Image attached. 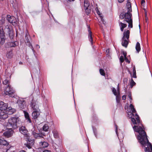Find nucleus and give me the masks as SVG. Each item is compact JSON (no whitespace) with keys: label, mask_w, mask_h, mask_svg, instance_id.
<instances>
[{"label":"nucleus","mask_w":152,"mask_h":152,"mask_svg":"<svg viewBox=\"0 0 152 152\" xmlns=\"http://www.w3.org/2000/svg\"><path fill=\"white\" fill-rule=\"evenodd\" d=\"M85 12L86 14L88 15L90 14L91 12L90 7L88 8H85Z\"/></svg>","instance_id":"c756f323"},{"label":"nucleus","mask_w":152,"mask_h":152,"mask_svg":"<svg viewBox=\"0 0 152 152\" xmlns=\"http://www.w3.org/2000/svg\"><path fill=\"white\" fill-rule=\"evenodd\" d=\"M8 45L10 47H14L16 46L15 42H12L8 43Z\"/></svg>","instance_id":"473e14b6"},{"label":"nucleus","mask_w":152,"mask_h":152,"mask_svg":"<svg viewBox=\"0 0 152 152\" xmlns=\"http://www.w3.org/2000/svg\"><path fill=\"white\" fill-rule=\"evenodd\" d=\"M122 45L123 46L126 48L128 44V40L126 39H122Z\"/></svg>","instance_id":"4be33fe9"},{"label":"nucleus","mask_w":152,"mask_h":152,"mask_svg":"<svg viewBox=\"0 0 152 152\" xmlns=\"http://www.w3.org/2000/svg\"><path fill=\"white\" fill-rule=\"evenodd\" d=\"M5 19L3 18L0 20V25L1 26H3V25L5 23Z\"/></svg>","instance_id":"c9c22d12"},{"label":"nucleus","mask_w":152,"mask_h":152,"mask_svg":"<svg viewBox=\"0 0 152 152\" xmlns=\"http://www.w3.org/2000/svg\"><path fill=\"white\" fill-rule=\"evenodd\" d=\"M40 115V110L34 111L32 113L33 118L34 119H37Z\"/></svg>","instance_id":"dca6fc26"},{"label":"nucleus","mask_w":152,"mask_h":152,"mask_svg":"<svg viewBox=\"0 0 152 152\" xmlns=\"http://www.w3.org/2000/svg\"><path fill=\"white\" fill-rule=\"evenodd\" d=\"M2 27L3 28V31H4L7 33L10 39H12L14 36V33L12 30L10 28L8 24L5 26H0V29L2 30Z\"/></svg>","instance_id":"20e7f679"},{"label":"nucleus","mask_w":152,"mask_h":152,"mask_svg":"<svg viewBox=\"0 0 152 152\" xmlns=\"http://www.w3.org/2000/svg\"><path fill=\"white\" fill-rule=\"evenodd\" d=\"M84 5L85 8H88V7H90L89 3L87 0H84Z\"/></svg>","instance_id":"c85d7f7f"},{"label":"nucleus","mask_w":152,"mask_h":152,"mask_svg":"<svg viewBox=\"0 0 152 152\" xmlns=\"http://www.w3.org/2000/svg\"><path fill=\"white\" fill-rule=\"evenodd\" d=\"M131 121L136 125L133 128L134 131L138 133L137 138L140 143L145 148V151L147 152H152V145L149 142L146 133L143 129L142 124L141 123L139 117L136 113H130ZM129 117L130 116H129Z\"/></svg>","instance_id":"f257e3e1"},{"label":"nucleus","mask_w":152,"mask_h":152,"mask_svg":"<svg viewBox=\"0 0 152 152\" xmlns=\"http://www.w3.org/2000/svg\"><path fill=\"white\" fill-rule=\"evenodd\" d=\"M43 130L45 132H47L49 129V127L47 124H45L43 126Z\"/></svg>","instance_id":"2f4dec72"},{"label":"nucleus","mask_w":152,"mask_h":152,"mask_svg":"<svg viewBox=\"0 0 152 152\" xmlns=\"http://www.w3.org/2000/svg\"><path fill=\"white\" fill-rule=\"evenodd\" d=\"M124 57L123 56H121L120 58V60L121 63L124 62Z\"/></svg>","instance_id":"ea45409f"},{"label":"nucleus","mask_w":152,"mask_h":152,"mask_svg":"<svg viewBox=\"0 0 152 152\" xmlns=\"http://www.w3.org/2000/svg\"><path fill=\"white\" fill-rule=\"evenodd\" d=\"M8 106L7 104L0 101V109L6 110L7 109Z\"/></svg>","instance_id":"a211bd4d"},{"label":"nucleus","mask_w":152,"mask_h":152,"mask_svg":"<svg viewBox=\"0 0 152 152\" xmlns=\"http://www.w3.org/2000/svg\"><path fill=\"white\" fill-rule=\"evenodd\" d=\"M124 0H118V1L119 3H122Z\"/></svg>","instance_id":"8fccbe9b"},{"label":"nucleus","mask_w":152,"mask_h":152,"mask_svg":"<svg viewBox=\"0 0 152 152\" xmlns=\"http://www.w3.org/2000/svg\"><path fill=\"white\" fill-rule=\"evenodd\" d=\"M20 120L18 117H12L9 119L7 126L9 127L10 129H15L17 128V123Z\"/></svg>","instance_id":"7ed1b4c3"},{"label":"nucleus","mask_w":152,"mask_h":152,"mask_svg":"<svg viewBox=\"0 0 152 152\" xmlns=\"http://www.w3.org/2000/svg\"><path fill=\"white\" fill-rule=\"evenodd\" d=\"M39 145L41 147L46 148L48 147L49 144L48 142L45 141H41L39 142Z\"/></svg>","instance_id":"412c9836"},{"label":"nucleus","mask_w":152,"mask_h":152,"mask_svg":"<svg viewBox=\"0 0 152 152\" xmlns=\"http://www.w3.org/2000/svg\"><path fill=\"white\" fill-rule=\"evenodd\" d=\"M6 110L0 109V118L5 119L8 117V115L5 112Z\"/></svg>","instance_id":"9d476101"},{"label":"nucleus","mask_w":152,"mask_h":152,"mask_svg":"<svg viewBox=\"0 0 152 152\" xmlns=\"http://www.w3.org/2000/svg\"><path fill=\"white\" fill-rule=\"evenodd\" d=\"M146 21H147V19H146Z\"/></svg>","instance_id":"680f3d73"},{"label":"nucleus","mask_w":152,"mask_h":152,"mask_svg":"<svg viewBox=\"0 0 152 152\" xmlns=\"http://www.w3.org/2000/svg\"><path fill=\"white\" fill-rule=\"evenodd\" d=\"M95 136L96 137V134H95Z\"/></svg>","instance_id":"0e129e2a"},{"label":"nucleus","mask_w":152,"mask_h":152,"mask_svg":"<svg viewBox=\"0 0 152 152\" xmlns=\"http://www.w3.org/2000/svg\"><path fill=\"white\" fill-rule=\"evenodd\" d=\"M15 0H13V1H12V0H10V2H11L12 3H15Z\"/></svg>","instance_id":"603ef678"},{"label":"nucleus","mask_w":152,"mask_h":152,"mask_svg":"<svg viewBox=\"0 0 152 152\" xmlns=\"http://www.w3.org/2000/svg\"><path fill=\"white\" fill-rule=\"evenodd\" d=\"M119 24L120 28V29L121 31H123L124 28L127 26V24L119 21Z\"/></svg>","instance_id":"aec40b11"},{"label":"nucleus","mask_w":152,"mask_h":152,"mask_svg":"<svg viewBox=\"0 0 152 152\" xmlns=\"http://www.w3.org/2000/svg\"><path fill=\"white\" fill-rule=\"evenodd\" d=\"M37 46L39 47V45H37Z\"/></svg>","instance_id":"052dcab7"},{"label":"nucleus","mask_w":152,"mask_h":152,"mask_svg":"<svg viewBox=\"0 0 152 152\" xmlns=\"http://www.w3.org/2000/svg\"><path fill=\"white\" fill-rule=\"evenodd\" d=\"M130 0H128L126 4V10L127 12L125 13H121L119 15V18L121 19L124 18V20L126 21L129 24L128 27L132 28L133 27V21L132 18V16L131 4L129 1Z\"/></svg>","instance_id":"f03ea898"},{"label":"nucleus","mask_w":152,"mask_h":152,"mask_svg":"<svg viewBox=\"0 0 152 152\" xmlns=\"http://www.w3.org/2000/svg\"><path fill=\"white\" fill-rule=\"evenodd\" d=\"M3 27H2V30L0 29V37L1 39V42L3 43L5 39V33L3 30Z\"/></svg>","instance_id":"9b49d317"},{"label":"nucleus","mask_w":152,"mask_h":152,"mask_svg":"<svg viewBox=\"0 0 152 152\" xmlns=\"http://www.w3.org/2000/svg\"><path fill=\"white\" fill-rule=\"evenodd\" d=\"M133 73H136V70L135 68V67H134L133 70Z\"/></svg>","instance_id":"a18cd8bd"},{"label":"nucleus","mask_w":152,"mask_h":152,"mask_svg":"<svg viewBox=\"0 0 152 152\" xmlns=\"http://www.w3.org/2000/svg\"><path fill=\"white\" fill-rule=\"evenodd\" d=\"M116 96V102L117 103L119 102L120 101V96L119 95V94H117Z\"/></svg>","instance_id":"f704fd0d"},{"label":"nucleus","mask_w":152,"mask_h":152,"mask_svg":"<svg viewBox=\"0 0 152 152\" xmlns=\"http://www.w3.org/2000/svg\"><path fill=\"white\" fill-rule=\"evenodd\" d=\"M95 10L97 13V14L99 15L100 17V19L101 20V21L103 24H104V19L103 18L102 16H101V14H100V12L99 11L97 7H96L95 8Z\"/></svg>","instance_id":"5701e85b"},{"label":"nucleus","mask_w":152,"mask_h":152,"mask_svg":"<svg viewBox=\"0 0 152 152\" xmlns=\"http://www.w3.org/2000/svg\"><path fill=\"white\" fill-rule=\"evenodd\" d=\"M124 60L126 62L129 63L130 62V61L128 59L126 58V57L124 58Z\"/></svg>","instance_id":"79ce46f5"},{"label":"nucleus","mask_w":152,"mask_h":152,"mask_svg":"<svg viewBox=\"0 0 152 152\" xmlns=\"http://www.w3.org/2000/svg\"><path fill=\"white\" fill-rule=\"evenodd\" d=\"M25 38L27 40V42H29V39L28 38V37H27L26 35H25Z\"/></svg>","instance_id":"de8ad7c7"},{"label":"nucleus","mask_w":152,"mask_h":152,"mask_svg":"<svg viewBox=\"0 0 152 152\" xmlns=\"http://www.w3.org/2000/svg\"><path fill=\"white\" fill-rule=\"evenodd\" d=\"M132 77L134 78H136L137 77L136 76V73H133L132 75Z\"/></svg>","instance_id":"c03bdc74"},{"label":"nucleus","mask_w":152,"mask_h":152,"mask_svg":"<svg viewBox=\"0 0 152 152\" xmlns=\"http://www.w3.org/2000/svg\"><path fill=\"white\" fill-rule=\"evenodd\" d=\"M130 34V31L129 30L126 31L125 30L123 33V36L122 39H126L129 40Z\"/></svg>","instance_id":"ddd939ff"},{"label":"nucleus","mask_w":152,"mask_h":152,"mask_svg":"<svg viewBox=\"0 0 152 152\" xmlns=\"http://www.w3.org/2000/svg\"><path fill=\"white\" fill-rule=\"evenodd\" d=\"M117 91H118V92H119V86L118 85V86L117 87Z\"/></svg>","instance_id":"864d4df0"},{"label":"nucleus","mask_w":152,"mask_h":152,"mask_svg":"<svg viewBox=\"0 0 152 152\" xmlns=\"http://www.w3.org/2000/svg\"><path fill=\"white\" fill-rule=\"evenodd\" d=\"M124 55V57H126V53L125 52H124L123 53Z\"/></svg>","instance_id":"09e8293b"},{"label":"nucleus","mask_w":152,"mask_h":152,"mask_svg":"<svg viewBox=\"0 0 152 152\" xmlns=\"http://www.w3.org/2000/svg\"><path fill=\"white\" fill-rule=\"evenodd\" d=\"M23 112L24 113L25 118L26 120H27V121L29 123H31V120L29 117L28 113L27 112L25 111H24Z\"/></svg>","instance_id":"6ab92c4d"},{"label":"nucleus","mask_w":152,"mask_h":152,"mask_svg":"<svg viewBox=\"0 0 152 152\" xmlns=\"http://www.w3.org/2000/svg\"><path fill=\"white\" fill-rule=\"evenodd\" d=\"M126 98V96L125 95H123L122 97V99L123 100H125Z\"/></svg>","instance_id":"49530a36"},{"label":"nucleus","mask_w":152,"mask_h":152,"mask_svg":"<svg viewBox=\"0 0 152 152\" xmlns=\"http://www.w3.org/2000/svg\"><path fill=\"white\" fill-rule=\"evenodd\" d=\"M7 19L8 21L10 23H15L16 21L15 18L13 16H10V15L7 16Z\"/></svg>","instance_id":"f8f14e48"},{"label":"nucleus","mask_w":152,"mask_h":152,"mask_svg":"<svg viewBox=\"0 0 152 152\" xmlns=\"http://www.w3.org/2000/svg\"><path fill=\"white\" fill-rule=\"evenodd\" d=\"M3 84L4 85V87H6L7 86H10V85L8 80L6 79L3 82Z\"/></svg>","instance_id":"a878e982"},{"label":"nucleus","mask_w":152,"mask_h":152,"mask_svg":"<svg viewBox=\"0 0 152 152\" xmlns=\"http://www.w3.org/2000/svg\"><path fill=\"white\" fill-rule=\"evenodd\" d=\"M19 152H26L25 151L22 150L20 151H19Z\"/></svg>","instance_id":"5fc2aeb1"},{"label":"nucleus","mask_w":152,"mask_h":152,"mask_svg":"<svg viewBox=\"0 0 152 152\" xmlns=\"http://www.w3.org/2000/svg\"><path fill=\"white\" fill-rule=\"evenodd\" d=\"M85 12L86 14L88 15L90 14L91 12L90 7L88 8H85Z\"/></svg>","instance_id":"7c9ffc66"},{"label":"nucleus","mask_w":152,"mask_h":152,"mask_svg":"<svg viewBox=\"0 0 152 152\" xmlns=\"http://www.w3.org/2000/svg\"><path fill=\"white\" fill-rule=\"evenodd\" d=\"M106 52H109V50H106Z\"/></svg>","instance_id":"bf43d9fd"},{"label":"nucleus","mask_w":152,"mask_h":152,"mask_svg":"<svg viewBox=\"0 0 152 152\" xmlns=\"http://www.w3.org/2000/svg\"><path fill=\"white\" fill-rule=\"evenodd\" d=\"M99 72L101 75L103 76H104L105 73L104 72V71L102 69H100L99 70Z\"/></svg>","instance_id":"e433bc0d"},{"label":"nucleus","mask_w":152,"mask_h":152,"mask_svg":"<svg viewBox=\"0 0 152 152\" xmlns=\"http://www.w3.org/2000/svg\"><path fill=\"white\" fill-rule=\"evenodd\" d=\"M12 132H13L11 129H10L9 130L4 132L3 133V135L4 136L7 137H9L12 136Z\"/></svg>","instance_id":"2eb2a0df"},{"label":"nucleus","mask_w":152,"mask_h":152,"mask_svg":"<svg viewBox=\"0 0 152 152\" xmlns=\"http://www.w3.org/2000/svg\"><path fill=\"white\" fill-rule=\"evenodd\" d=\"M43 152H51L50 151L48 150H45L43 151Z\"/></svg>","instance_id":"3c124183"},{"label":"nucleus","mask_w":152,"mask_h":152,"mask_svg":"<svg viewBox=\"0 0 152 152\" xmlns=\"http://www.w3.org/2000/svg\"><path fill=\"white\" fill-rule=\"evenodd\" d=\"M135 83L134 81L132 79L131 80L130 82V85L131 88H132L133 86L135 85Z\"/></svg>","instance_id":"72a5a7b5"},{"label":"nucleus","mask_w":152,"mask_h":152,"mask_svg":"<svg viewBox=\"0 0 152 152\" xmlns=\"http://www.w3.org/2000/svg\"><path fill=\"white\" fill-rule=\"evenodd\" d=\"M19 64H23V63L21 62H20L19 63Z\"/></svg>","instance_id":"4d7b16f0"},{"label":"nucleus","mask_w":152,"mask_h":152,"mask_svg":"<svg viewBox=\"0 0 152 152\" xmlns=\"http://www.w3.org/2000/svg\"><path fill=\"white\" fill-rule=\"evenodd\" d=\"M20 132L23 135H26L28 133V131L25 126H22L19 128Z\"/></svg>","instance_id":"4468645a"},{"label":"nucleus","mask_w":152,"mask_h":152,"mask_svg":"<svg viewBox=\"0 0 152 152\" xmlns=\"http://www.w3.org/2000/svg\"><path fill=\"white\" fill-rule=\"evenodd\" d=\"M5 88L4 92L7 95H10L14 92V91L10 85V86H7Z\"/></svg>","instance_id":"423d86ee"},{"label":"nucleus","mask_w":152,"mask_h":152,"mask_svg":"<svg viewBox=\"0 0 152 152\" xmlns=\"http://www.w3.org/2000/svg\"><path fill=\"white\" fill-rule=\"evenodd\" d=\"M6 57L8 59H11L14 56L12 50H11L7 51L6 54Z\"/></svg>","instance_id":"f3484780"},{"label":"nucleus","mask_w":152,"mask_h":152,"mask_svg":"<svg viewBox=\"0 0 152 152\" xmlns=\"http://www.w3.org/2000/svg\"><path fill=\"white\" fill-rule=\"evenodd\" d=\"M128 96L130 99V102L131 103V101L132 100L131 92H129Z\"/></svg>","instance_id":"58836bf2"},{"label":"nucleus","mask_w":152,"mask_h":152,"mask_svg":"<svg viewBox=\"0 0 152 152\" xmlns=\"http://www.w3.org/2000/svg\"><path fill=\"white\" fill-rule=\"evenodd\" d=\"M30 106L31 109L33 111L39 110V106L36 102L34 101H32L31 103Z\"/></svg>","instance_id":"6e6552de"},{"label":"nucleus","mask_w":152,"mask_h":152,"mask_svg":"<svg viewBox=\"0 0 152 152\" xmlns=\"http://www.w3.org/2000/svg\"><path fill=\"white\" fill-rule=\"evenodd\" d=\"M28 32H27L26 33V35H26V36L27 37H28Z\"/></svg>","instance_id":"13d9d810"},{"label":"nucleus","mask_w":152,"mask_h":152,"mask_svg":"<svg viewBox=\"0 0 152 152\" xmlns=\"http://www.w3.org/2000/svg\"><path fill=\"white\" fill-rule=\"evenodd\" d=\"M54 137L55 138H57L58 137V134L57 131V130L55 129H54L52 131Z\"/></svg>","instance_id":"cd10ccee"},{"label":"nucleus","mask_w":152,"mask_h":152,"mask_svg":"<svg viewBox=\"0 0 152 152\" xmlns=\"http://www.w3.org/2000/svg\"><path fill=\"white\" fill-rule=\"evenodd\" d=\"M145 4V1L144 0H142L141 1V4L143 6H144V5Z\"/></svg>","instance_id":"a19ab883"},{"label":"nucleus","mask_w":152,"mask_h":152,"mask_svg":"<svg viewBox=\"0 0 152 152\" xmlns=\"http://www.w3.org/2000/svg\"><path fill=\"white\" fill-rule=\"evenodd\" d=\"M135 48L137 52L138 53L140 50V45L139 42L137 43Z\"/></svg>","instance_id":"bb28decb"},{"label":"nucleus","mask_w":152,"mask_h":152,"mask_svg":"<svg viewBox=\"0 0 152 152\" xmlns=\"http://www.w3.org/2000/svg\"><path fill=\"white\" fill-rule=\"evenodd\" d=\"M33 134L36 138H41L42 137V135L41 134L37 133L35 132H33Z\"/></svg>","instance_id":"393cba45"},{"label":"nucleus","mask_w":152,"mask_h":152,"mask_svg":"<svg viewBox=\"0 0 152 152\" xmlns=\"http://www.w3.org/2000/svg\"><path fill=\"white\" fill-rule=\"evenodd\" d=\"M11 152H15V151H12Z\"/></svg>","instance_id":"e2e57ef3"},{"label":"nucleus","mask_w":152,"mask_h":152,"mask_svg":"<svg viewBox=\"0 0 152 152\" xmlns=\"http://www.w3.org/2000/svg\"><path fill=\"white\" fill-rule=\"evenodd\" d=\"M112 92L115 95H116L118 94L116 92V89L114 88H113Z\"/></svg>","instance_id":"4c0bfd02"},{"label":"nucleus","mask_w":152,"mask_h":152,"mask_svg":"<svg viewBox=\"0 0 152 152\" xmlns=\"http://www.w3.org/2000/svg\"><path fill=\"white\" fill-rule=\"evenodd\" d=\"M34 140L28 139L26 143H25L24 145L28 149H31V147L34 144Z\"/></svg>","instance_id":"0eeeda50"},{"label":"nucleus","mask_w":152,"mask_h":152,"mask_svg":"<svg viewBox=\"0 0 152 152\" xmlns=\"http://www.w3.org/2000/svg\"><path fill=\"white\" fill-rule=\"evenodd\" d=\"M88 32L89 33L88 36L89 40L91 42V45H92L93 44V38L92 36V32L90 29H88Z\"/></svg>","instance_id":"b1692460"},{"label":"nucleus","mask_w":152,"mask_h":152,"mask_svg":"<svg viewBox=\"0 0 152 152\" xmlns=\"http://www.w3.org/2000/svg\"><path fill=\"white\" fill-rule=\"evenodd\" d=\"M0 144L3 145V147L0 148V151H2V152H7L10 148L8 145V143L5 140L0 139Z\"/></svg>","instance_id":"39448f33"},{"label":"nucleus","mask_w":152,"mask_h":152,"mask_svg":"<svg viewBox=\"0 0 152 152\" xmlns=\"http://www.w3.org/2000/svg\"><path fill=\"white\" fill-rule=\"evenodd\" d=\"M17 103L20 109H23L25 107V101L24 100H18L17 101Z\"/></svg>","instance_id":"1a4fd4ad"},{"label":"nucleus","mask_w":152,"mask_h":152,"mask_svg":"<svg viewBox=\"0 0 152 152\" xmlns=\"http://www.w3.org/2000/svg\"><path fill=\"white\" fill-rule=\"evenodd\" d=\"M115 126H116V130H115V132H116V133L117 135V136H118V138L119 139V137L118 136V132H117V129H118V126H117L116 125Z\"/></svg>","instance_id":"37998d69"},{"label":"nucleus","mask_w":152,"mask_h":152,"mask_svg":"<svg viewBox=\"0 0 152 152\" xmlns=\"http://www.w3.org/2000/svg\"><path fill=\"white\" fill-rule=\"evenodd\" d=\"M31 49L32 50L34 51V49H33V47H32V45H31Z\"/></svg>","instance_id":"6e6d98bb"}]
</instances>
